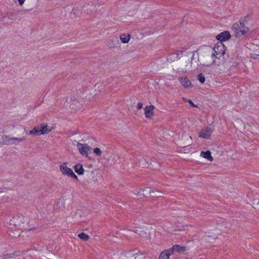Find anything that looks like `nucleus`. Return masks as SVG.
Here are the masks:
<instances>
[{"instance_id": "1", "label": "nucleus", "mask_w": 259, "mask_h": 259, "mask_svg": "<svg viewBox=\"0 0 259 259\" xmlns=\"http://www.w3.org/2000/svg\"><path fill=\"white\" fill-rule=\"evenodd\" d=\"M232 31L235 37L239 39L245 38L249 34L248 27L240 21H238L232 25Z\"/></svg>"}, {"instance_id": "2", "label": "nucleus", "mask_w": 259, "mask_h": 259, "mask_svg": "<svg viewBox=\"0 0 259 259\" xmlns=\"http://www.w3.org/2000/svg\"><path fill=\"white\" fill-rule=\"evenodd\" d=\"M225 46L222 42H220L216 44L213 48L214 53L212 54V57H215L216 58H218V55L222 54L223 55L225 54Z\"/></svg>"}, {"instance_id": "3", "label": "nucleus", "mask_w": 259, "mask_h": 259, "mask_svg": "<svg viewBox=\"0 0 259 259\" xmlns=\"http://www.w3.org/2000/svg\"><path fill=\"white\" fill-rule=\"evenodd\" d=\"M77 149L80 153L86 157H88V151L91 150V147L89 146L87 144H81L79 142L77 144Z\"/></svg>"}, {"instance_id": "4", "label": "nucleus", "mask_w": 259, "mask_h": 259, "mask_svg": "<svg viewBox=\"0 0 259 259\" xmlns=\"http://www.w3.org/2000/svg\"><path fill=\"white\" fill-rule=\"evenodd\" d=\"M231 37L230 32L228 31H224L221 33L219 34L216 38L218 40H220L221 42L223 41L229 39Z\"/></svg>"}, {"instance_id": "5", "label": "nucleus", "mask_w": 259, "mask_h": 259, "mask_svg": "<svg viewBox=\"0 0 259 259\" xmlns=\"http://www.w3.org/2000/svg\"><path fill=\"white\" fill-rule=\"evenodd\" d=\"M155 107L153 105L147 106L144 109L145 117L147 118H151L154 115L153 110Z\"/></svg>"}, {"instance_id": "6", "label": "nucleus", "mask_w": 259, "mask_h": 259, "mask_svg": "<svg viewBox=\"0 0 259 259\" xmlns=\"http://www.w3.org/2000/svg\"><path fill=\"white\" fill-rule=\"evenodd\" d=\"M182 85L185 88L192 87V84L191 81L187 77H182L179 78Z\"/></svg>"}, {"instance_id": "7", "label": "nucleus", "mask_w": 259, "mask_h": 259, "mask_svg": "<svg viewBox=\"0 0 259 259\" xmlns=\"http://www.w3.org/2000/svg\"><path fill=\"white\" fill-rule=\"evenodd\" d=\"M65 164L66 163H63V164H61L60 165V169L63 175L69 176V175L72 170L70 168L65 166Z\"/></svg>"}, {"instance_id": "8", "label": "nucleus", "mask_w": 259, "mask_h": 259, "mask_svg": "<svg viewBox=\"0 0 259 259\" xmlns=\"http://www.w3.org/2000/svg\"><path fill=\"white\" fill-rule=\"evenodd\" d=\"M75 171L79 175H83L84 169L82 164L78 163L74 166Z\"/></svg>"}, {"instance_id": "9", "label": "nucleus", "mask_w": 259, "mask_h": 259, "mask_svg": "<svg viewBox=\"0 0 259 259\" xmlns=\"http://www.w3.org/2000/svg\"><path fill=\"white\" fill-rule=\"evenodd\" d=\"M173 250H175V251H177L179 253L184 252L187 250L186 247L185 246H181L179 245H174L172 246Z\"/></svg>"}, {"instance_id": "10", "label": "nucleus", "mask_w": 259, "mask_h": 259, "mask_svg": "<svg viewBox=\"0 0 259 259\" xmlns=\"http://www.w3.org/2000/svg\"><path fill=\"white\" fill-rule=\"evenodd\" d=\"M39 126L40 127V130H41V132L43 133L42 135L47 134L51 131V129L48 128V125L45 124L44 123H42Z\"/></svg>"}, {"instance_id": "11", "label": "nucleus", "mask_w": 259, "mask_h": 259, "mask_svg": "<svg viewBox=\"0 0 259 259\" xmlns=\"http://www.w3.org/2000/svg\"><path fill=\"white\" fill-rule=\"evenodd\" d=\"M201 156L210 161L213 160V158L211 155V152L209 151H207L206 152L202 151L201 152Z\"/></svg>"}, {"instance_id": "12", "label": "nucleus", "mask_w": 259, "mask_h": 259, "mask_svg": "<svg viewBox=\"0 0 259 259\" xmlns=\"http://www.w3.org/2000/svg\"><path fill=\"white\" fill-rule=\"evenodd\" d=\"M169 257V253L166 250L162 251L159 256V259H168Z\"/></svg>"}, {"instance_id": "13", "label": "nucleus", "mask_w": 259, "mask_h": 259, "mask_svg": "<svg viewBox=\"0 0 259 259\" xmlns=\"http://www.w3.org/2000/svg\"><path fill=\"white\" fill-rule=\"evenodd\" d=\"M120 39L122 43H127L130 39V35L129 34L126 35L125 34H121L120 35Z\"/></svg>"}, {"instance_id": "14", "label": "nucleus", "mask_w": 259, "mask_h": 259, "mask_svg": "<svg viewBox=\"0 0 259 259\" xmlns=\"http://www.w3.org/2000/svg\"><path fill=\"white\" fill-rule=\"evenodd\" d=\"M118 44L119 40L117 37L112 40H110L109 41V45H110V47L111 48L116 47Z\"/></svg>"}, {"instance_id": "15", "label": "nucleus", "mask_w": 259, "mask_h": 259, "mask_svg": "<svg viewBox=\"0 0 259 259\" xmlns=\"http://www.w3.org/2000/svg\"><path fill=\"white\" fill-rule=\"evenodd\" d=\"M199 136L201 138L208 139L210 138V135L206 133L204 130H203L199 133Z\"/></svg>"}, {"instance_id": "16", "label": "nucleus", "mask_w": 259, "mask_h": 259, "mask_svg": "<svg viewBox=\"0 0 259 259\" xmlns=\"http://www.w3.org/2000/svg\"><path fill=\"white\" fill-rule=\"evenodd\" d=\"M33 134L36 136L42 135V132H41L39 126H36L33 128Z\"/></svg>"}, {"instance_id": "17", "label": "nucleus", "mask_w": 259, "mask_h": 259, "mask_svg": "<svg viewBox=\"0 0 259 259\" xmlns=\"http://www.w3.org/2000/svg\"><path fill=\"white\" fill-rule=\"evenodd\" d=\"M78 237L83 241H87L89 239V236L84 233H81L78 235Z\"/></svg>"}, {"instance_id": "18", "label": "nucleus", "mask_w": 259, "mask_h": 259, "mask_svg": "<svg viewBox=\"0 0 259 259\" xmlns=\"http://www.w3.org/2000/svg\"><path fill=\"white\" fill-rule=\"evenodd\" d=\"M197 79L201 83H203L205 81V77L202 73H199L197 75Z\"/></svg>"}, {"instance_id": "19", "label": "nucleus", "mask_w": 259, "mask_h": 259, "mask_svg": "<svg viewBox=\"0 0 259 259\" xmlns=\"http://www.w3.org/2000/svg\"><path fill=\"white\" fill-rule=\"evenodd\" d=\"M94 153L98 156H101V154H102V151L101 150H100V148H96L94 149Z\"/></svg>"}, {"instance_id": "20", "label": "nucleus", "mask_w": 259, "mask_h": 259, "mask_svg": "<svg viewBox=\"0 0 259 259\" xmlns=\"http://www.w3.org/2000/svg\"><path fill=\"white\" fill-rule=\"evenodd\" d=\"M13 140V138H9L6 141V143L9 145H12V144H16V142L14 141Z\"/></svg>"}, {"instance_id": "21", "label": "nucleus", "mask_w": 259, "mask_h": 259, "mask_svg": "<svg viewBox=\"0 0 259 259\" xmlns=\"http://www.w3.org/2000/svg\"><path fill=\"white\" fill-rule=\"evenodd\" d=\"M15 142H16V144H18L19 143L25 141V139L24 137L22 138H13V140Z\"/></svg>"}, {"instance_id": "22", "label": "nucleus", "mask_w": 259, "mask_h": 259, "mask_svg": "<svg viewBox=\"0 0 259 259\" xmlns=\"http://www.w3.org/2000/svg\"><path fill=\"white\" fill-rule=\"evenodd\" d=\"M183 100H184V101H185L186 102H188L191 106H192L193 107H197V106L196 105H195L191 100L186 99L185 98H183Z\"/></svg>"}, {"instance_id": "23", "label": "nucleus", "mask_w": 259, "mask_h": 259, "mask_svg": "<svg viewBox=\"0 0 259 259\" xmlns=\"http://www.w3.org/2000/svg\"><path fill=\"white\" fill-rule=\"evenodd\" d=\"M204 130L206 133H207L209 135H211L212 133L213 132V130L210 127H206Z\"/></svg>"}, {"instance_id": "24", "label": "nucleus", "mask_w": 259, "mask_h": 259, "mask_svg": "<svg viewBox=\"0 0 259 259\" xmlns=\"http://www.w3.org/2000/svg\"><path fill=\"white\" fill-rule=\"evenodd\" d=\"M69 177H71L76 180H78L77 176L73 172V171H71Z\"/></svg>"}, {"instance_id": "25", "label": "nucleus", "mask_w": 259, "mask_h": 259, "mask_svg": "<svg viewBox=\"0 0 259 259\" xmlns=\"http://www.w3.org/2000/svg\"><path fill=\"white\" fill-rule=\"evenodd\" d=\"M251 57L254 59H259V54L254 53L251 55Z\"/></svg>"}, {"instance_id": "26", "label": "nucleus", "mask_w": 259, "mask_h": 259, "mask_svg": "<svg viewBox=\"0 0 259 259\" xmlns=\"http://www.w3.org/2000/svg\"><path fill=\"white\" fill-rule=\"evenodd\" d=\"M166 250L168 251V252L169 253V256L173 254L174 252L175 251V250H173L172 247L169 249H166Z\"/></svg>"}, {"instance_id": "27", "label": "nucleus", "mask_w": 259, "mask_h": 259, "mask_svg": "<svg viewBox=\"0 0 259 259\" xmlns=\"http://www.w3.org/2000/svg\"><path fill=\"white\" fill-rule=\"evenodd\" d=\"M0 259H13V258H12V257L10 256V255L7 254V255H5L4 257H2Z\"/></svg>"}, {"instance_id": "28", "label": "nucleus", "mask_w": 259, "mask_h": 259, "mask_svg": "<svg viewBox=\"0 0 259 259\" xmlns=\"http://www.w3.org/2000/svg\"><path fill=\"white\" fill-rule=\"evenodd\" d=\"M143 107V104L141 103H138L137 105V108L138 110L142 109Z\"/></svg>"}, {"instance_id": "29", "label": "nucleus", "mask_w": 259, "mask_h": 259, "mask_svg": "<svg viewBox=\"0 0 259 259\" xmlns=\"http://www.w3.org/2000/svg\"><path fill=\"white\" fill-rule=\"evenodd\" d=\"M183 53V51H179V52H178L177 53V59H180V55L181 54H182Z\"/></svg>"}, {"instance_id": "30", "label": "nucleus", "mask_w": 259, "mask_h": 259, "mask_svg": "<svg viewBox=\"0 0 259 259\" xmlns=\"http://www.w3.org/2000/svg\"><path fill=\"white\" fill-rule=\"evenodd\" d=\"M149 191V193H151V190H150V189L149 188H144L143 190V192H145V191Z\"/></svg>"}, {"instance_id": "31", "label": "nucleus", "mask_w": 259, "mask_h": 259, "mask_svg": "<svg viewBox=\"0 0 259 259\" xmlns=\"http://www.w3.org/2000/svg\"><path fill=\"white\" fill-rule=\"evenodd\" d=\"M20 5H22L25 0H18Z\"/></svg>"}, {"instance_id": "32", "label": "nucleus", "mask_w": 259, "mask_h": 259, "mask_svg": "<svg viewBox=\"0 0 259 259\" xmlns=\"http://www.w3.org/2000/svg\"><path fill=\"white\" fill-rule=\"evenodd\" d=\"M28 134H29V135H34V134H33V130H31V131H29V132H28Z\"/></svg>"}, {"instance_id": "33", "label": "nucleus", "mask_w": 259, "mask_h": 259, "mask_svg": "<svg viewBox=\"0 0 259 259\" xmlns=\"http://www.w3.org/2000/svg\"><path fill=\"white\" fill-rule=\"evenodd\" d=\"M74 102H76V101H73V103L72 104H71V105H72ZM76 103H78V102H76ZM75 104V103H74V104Z\"/></svg>"}]
</instances>
